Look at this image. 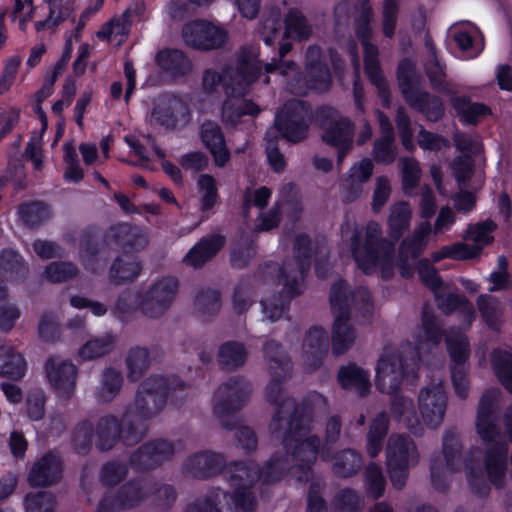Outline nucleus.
Here are the masks:
<instances>
[{
  "mask_svg": "<svg viewBox=\"0 0 512 512\" xmlns=\"http://www.w3.org/2000/svg\"><path fill=\"white\" fill-rule=\"evenodd\" d=\"M293 408L292 400L283 399L270 424L273 434L285 430L282 440L283 454L273 456L261 474L253 462L234 465L229 470V483L234 489L232 496L217 490L203 502L189 507L186 512H249L255 505L250 489L260 478L265 482H271L288 473L299 481L308 480L309 470L316 460L319 445L312 434L310 420L306 417L298 418L296 413L289 415Z\"/></svg>",
  "mask_w": 512,
  "mask_h": 512,
  "instance_id": "obj_1",
  "label": "nucleus"
},
{
  "mask_svg": "<svg viewBox=\"0 0 512 512\" xmlns=\"http://www.w3.org/2000/svg\"><path fill=\"white\" fill-rule=\"evenodd\" d=\"M175 383V379L166 380L161 376L146 378L137 391L134 403L124 413L121 424L112 415L99 420L96 437L100 449H110L118 438L127 443L138 439L144 431V421L162 409L167 396L175 389Z\"/></svg>",
  "mask_w": 512,
  "mask_h": 512,
  "instance_id": "obj_2",
  "label": "nucleus"
},
{
  "mask_svg": "<svg viewBox=\"0 0 512 512\" xmlns=\"http://www.w3.org/2000/svg\"><path fill=\"white\" fill-rule=\"evenodd\" d=\"M261 68L257 49L250 47L240 53L236 67L227 70L224 76L213 70L204 72L202 85L207 93L213 92L221 82L226 90L228 98L222 108V119L226 124L235 126L242 116H254L259 112L254 103L241 97L258 79Z\"/></svg>",
  "mask_w": 512,
  "mask_h": 512,
  "instance_id": "obj_3",
  "label": "nucleus"
},
{
  "mask_svg": "<svg viewBox=\"0 0 512 512\" xmlns=\"http://www.w3.org/2000/svg\"><path fill=\"white\" fill-rule=\"evenodd\" d=\"M447 406V394L440 379L433 380L421 389L418 396L420 418L416 414L413 402L405 397H397L392 403V417L402 423L414 434L422 432V423L435 428L444 419Z\"/></svg>",
  "mask_w": 512,
  "mask_h": 512,
  "instance_id": "obj_4",
  "label": "nucleus"
},
{
  "mask_svg": "<svg viewBox=\"0 0 512 512\" xmlns=\"http://www.w3.org/2000/svg\"><path fill=\"white\" fill-rule=\"evenodd\" d=\"M498 401V391H485L479 402L476 419L477 433L489 447L485 458V475L496 486H500L505 477L508 453L507 444L494 421Z\"/></svg>",
  "mask_w": 512,
  "mask_h": 512,
  "instance_id": "obj_5",
  "label": "nucleus"
},
{
  "mask_svg": "<svg viewBox=\"0 0 512 512\" xmlns=\"http://www.w3.org/2000/svg\"><path fill=\"white\" fill-rule=\"evenodd\" d=\"M309 240L306 236H298L295 240V250L297 253V260L285 262L281 267L277 264H268L265 269L268 276L271 278L276 277L279 284L282 285L281 300L278 299H265L262 300L264 316L271 321L280 319L287 306V300L291 299L299 292L300 282L304 277L307 266Z\"/></svg>",
  "mask_w": 512,
  "mask_h": 512,
  "instance_id": "obj_6",
  "label": "nucleus"
},
{
  "mask_svg": "<svg viewBox=\"0 0 512 512\" xmlns=\"http://www.w3.org/2000/svg\"><path fill=\"white\" fill-rule=\"evenodd\" d=\"M331 306L334 312L332 328V348L334 353L342 354L347 351L356 339V332L349 320L351 306L359 307L364 312H370V296L366 289L359 288L350 291L343 282L335 283L330 295Z\"/></svg>",
  "mask_w": 512,
  "mask_h": 512,
  "instance_id": "obj_7",
  "label": "nucleus"
},
{
  "mask_svg": "<svg viewBox=\"0 0 512 512\" xmlns=\"http://www.w3.org/2000/svg\"><path fill=\"white\" fill-rule=\"evenodd\" d=\"M342 239L352 251V255L358 267L365 273L374 271L381 267L383 277H389L393 267V260L390 247L384 242H376L380 233L377 224H370L367 228L366 240L359 243V234L353 224L346 223L341 229Z\"/></svg>",
  "mask_w": 512,
  "mask_h": 512,
  "instance_id": "obj_8",
  "label": "nucleus"
},
{
  "mask_svg": "<svg viewBox=\"0 0 512 512\" xmlns=\"http://www.w3.org/2000/svg\"><path fill=\"white\" fill-rule=\"evenodd\" d=\"M463 464L468 482L471 486L476 487L478 479L484 477L481 467L476 466L473 454L463 461L458 438L454 435H446L443 442V454L433 460L431 466L433 485L437 489H443L445 481L459 472Z\"/></svg>",
  "mask_w": 512,
  "mask_h": 512,
  "instance_id": "obj_9",
  "label": "nucleus"
},
{
  "mask_svg": "<svg viewBox=\"0 0 512 512\" xmlns=\"http://www.w3.org/2000/svg\"><path fill=\"white\" fill-rule=\"evenodd\" d=\"M177 289V281L173 277H167L153 284L144 296L134 292H127L121 296L116 304L119 313H126L135 307L148 317L161 316L171 305Z\"/></svg>",
  "mask_w": 512,
  "mask_h": 512,
  "instance_id": "obj_10",
  "label": "nucleus"
},
{
  "mask_svg": "<svg viewBox=\"0 0 512 512\" xmlns=\"http://www.w3.org/2000/svg\"><path fill=\"white\" fill-rule=\"evenodd\" d=\"M419 454L414 442L403 435H392L387 444L386 461L391 482L402 488L407 480L409 469L418 463Z\"/></svg>",
  "mask_w": 512,
  "mask_h": 512,
  "instance_id": "obj_11",
  "label": "nucleus"
},
{
  "mask_svg": "<svg viewBox=\"0 0 512 512\" xmlns=\"http://www.w3.org/2000/svg\"><path fill=\"white\" fill-rule=\"evenodd\" d=\"M419 276L423 283L435 290L439 306L446 312L458 311L464 327H468L474 319L472 306L458 295L443 294L440 290L441 280L437 271L427 262L421 261L418 266Z\"/></svg>",
  "mask_w": 512,
  "mask_h": 512,
  "instance_id": "obj_12",
  "label": "nucleus"
},
{
  "mask_svg": "<svg viewBox=\"0 0 512 512\" xmlns=\"http://www.w3.org/2000/svg\"><path fill=\"white\" fill-rule=\"evenodd\" d=\"M440 339L441 336L437 323L432 317L424 315L422 326L414 334L415 347L412 348L409 343L403 345L401 354H409L413 365L416 364V359L428 364L430 358H435L439 351Z\"/></svg>",
  "mask_w": 512,
  "mask_h": 512,
  "instance_id": "obj_13",
  "label": "nucleus"
},
{
  "mask_svg": "<svg viewBox=\"0 0 512 512\" xmlns=\"http://www.w3.org/2000/svg\"><path fill=\"white\" fill-rule=\"evenodd\" d=\"M310 122L308 108L299 100H291L276 116L277 130L289 142L305 138Z\"/></svg>",
  "mask_w": 512,
  "mask_h": 512,
  "instance_id": "obj_14",
  "label": "nucleus"
},
{
  "mask_svg": "<svg viewBox=\"0 0 512 512\" xmlns=\"http://www.w3.org/2000/svg\"><path fill=\"white\" fill-rule=\"evenodd\" d=\"M182 36L187 45L201 50L219 48L228 39L223 27L205 20L187 23L183 27Z\"/></svg>",
  "mask_w": 512,
  "mask_h": 512,
  "instance_id": "obj_15",
  "label": "nucleus"
},
{
  "mask_svg": "<svg viewBox=\"0 0 512 512\" xmlns=\"http://www.w3.org/2000/svg\"><path fill=\"white\" fill-rule=\"evenodd\" d=\"M46 379L56 393L63 400L72 397L76 389L77 369L75 365L61 357H51L45 364Z\"/></svg>",
  "mask_w": 512,
  "mask_h": 512,
  "instance_id": "obj_16",
  "label": "nucleus"
},
{
  "mask_svg": "<svg viewBox=\"0 0 512 512\" xmlns=\"http://www.w3.org/2000/svg\"><path fill=\"white\" fill-rule=\"evenodd\" d=\"M404 365L402 355L386 348L381 354L376 367V385L384 393L395 392L403 378Z\"/></svg>",
  "mask_w": 512,
  "mask_h": 512,
  "instance_id": "obj_17",
  "label": "nucleus"
},
{
  "mask_svg": "<svg viewBox=\"0 0 512 512\" xmlns=\"http://www.w3.org/2000/svg\"><path fill=\"white\" fill-rule=\"evenodd\" d=\"M187 117L186 105L177 97L162 95L158 97L149 117L151 125L175 127L180 122H185Z\"/></svg>",
  "mask_w": 512,
  "mask_h": 512,
  "instance_id": "obj_18",
  "label": "nucleus"
},
{
  "mask_svg": "<svg viewBox=\"0 0 512 512\" xmlns=\"http://www.w3.org/2000/svg\"><path fill=\"white\" fill-rule=\"evenodd\" d=\"M370 13V8L363 4V16L364 18L360 21L359 26L357 28V35L362 42V46L364 49L365 57V70L370 78L371 82L382 92L385 91L386 86L383 80L381 71L378 65L377 59V49L368 41V16Z\"/></svg>",
  "mask_w": 512,
  "mask_h": 512,
  "instance_id": "obj_19",
  "label": "nucleus"
},
{
  "mask_svg": "<svg viewBox=\"0 0 512 512\" xmlns=\"http://www.w3.org/2000/svg\"><path fill=\"white\" fill-rule=\"evenodd\" d=\"M449 35L465 58H474L483 50L484 43L481 32L471 23L454 25L449 30Z\"/></svg>",
  "mask_w": 512,
  "mask_h": 512,
  "instance_id": "obj_20",
  "label": "nucleus"
},
{
  "mask_svg": "<svg viewBox=\"0 0 512 512\" xmlns=\"http://www.w3.org/2000/svg\"><path fill=\"white\" fill-rule=\"evenodd\" d=\"M249 386L239 380L221 385L215 395L214 412L221 415L238 408L248 397Z\"/></svg>",
  "mask_w": 512,
  "mask_h": 512,
  "instance_id": "obj_21",
  "label": "nucleus"
},
{
  "mask_svg": "<svg viewBox=\"0 0 512 512\" xmlns=\"http://www.w3.org/2000/svg\"><path fill=\"white\" fill-rule=\"evenodd\" d=\"M224 464L220 454L199 452L189 456L183 464V472L194 478H207L218 473Z\"/></svg>",
  "mask_w": 512,
  "mask_h": 512,
  "instance_id": "obj_22",
  "label": "nucleus"
},
{
  "mask_svg": "<svg viewBox=\"0 0 512 512\" xmlns=\"http://www.w3.org/2000/svg\"><path fill=\"white\" fill-rule=\"evenodd\" d=\"M200 137L202 143L210 151L215 165L225 166L230 160V153L220 127L214 122H206L202 125Z\"/></svg>",
  "mask_w": 512,
  "mask_h": 512,
  "instance_id": "obj_23",
  "label": "nucleus"
},
{
  "mask_svg": "<svg viewBox=\"0 0 512 512\" xmlns=\"http://www.w3.org/2000/svg\"><path fill=\"white\" fill-rule=\"evenodd\" d=\"M323 140L338 149V160L342 161L345 153L352 146V127L349 120L335 117L324 124Z\"/></svg>",
  "mask_w": 512,
  "mask_h": 512,
  "instance_id": "obj_24",
  "label": "nucleus"
},
{
  "mask_svg": "<svg viewBox=\"0 0 512 512\" xmlns=\"http://www.w3.org/2000/svg\"><path fill=\"white\" fill-rule=\"evenodd\" d=\"M328 347V335L323 328H311L303 342V360L309 370L320 365Z\"/></svg>",
  "mask_w": 512,
  "mask_h": 512,
  "instance_id": "obj_25",
  "label": "nucleus"
},
{
  "mask_svg": "<svg viewBox=\"0 0 512 512\" xmlns=\"http://www.w3.org/2000/svg\"><path fill=\"white\" fill-rule=\"evenodd\" d=\"M61 472L60 458L53 453H48L33 465L29 482L32 486H47L58 480Z\"/></svg>",
  "mask_w": 512,
  "mask_h": 512,
  "instance_id": "obj_26",
  "label": "nucleus"
},
{
  "mask_svg": "<svg viewBox=\"0 0 512 512\" xmlns=\"http://www.w3.org/2000/svg\"><path fill=\"white\" fill-rule=\"evenodd\" d=\"M321 52L316 47L307 50L305 58V79L309 87L317 91H325L330 85V74L321 63Z\"/></svg>",
  "mask_w": 512,
  "mask_h": 512,
  "instance_id": "obj_27",
  "label": "nucleus"
},
{
  "mask_svg": "<svg viewBox=\"0 0 512 512\" xmlns=\"http://www.w3.org/2000/svg\"><path fill=\"white\" fill-rule=\"evenodd\" d=\"M454 141L463 153V156L456 158L452 164L454 176L460 182L468 179L472 173V160L469 154L477 150V143L463 134H456Z\"/></svg>",
  "mask_w": 512,
  "mask_h": 512,
  "instance_id": "obj_28",
  "label": "nucleus"
},
{
  "mask_svg": "<svg viewBox=\"0 0 512 512\" xmlns=\"http://www.w3.org/2000/svg\"><path fill=\"white\" fill-rule=\"evenodd\" d=\"M27 370L24 357L10 346L0 347V376L21 380Z\"/></svg>",
  "mask_w": 512,
  "mask_h": 512,
  "instance_id": "obj_29",
  "label": "nucleus"
},
{
  "mask_svg": "<svg viewBox=\"0 0 512 512\" xmlns=\"http://www.w3.org/2000/svg\"><path fill=\"white\" fill-rule=\"evenodd\" d=\"M224 245L222 236H210L199 241L186 255L185 262L192 267H199L211 259Z\"/></svg>",
  "mask_w": 512,
  "mask_h": 512,
  "instance_id": "obj_30",
  "label": "nucleus"
},
{
  "mask_svg": "<svg viewBox=\"0 0 512 512\" xmlns=\"http://www.w3.org/2000/svg\"><path fill=\"white\" fill-rule=\"evenodd\" d=\"M45 5L48 10L46 18L35 23L38 32L58 26L74 10V4L71 0H45Z\"/></svg>",
  "mask_w": 512,
  "mask_h": 512,
  "instance_id": "obj_31",
  "label": "nucleus"
},
{
  "mask_svg": "<svg viewBox=\"0 0 512 512\" xmlns=\"http://www.w3.org/2000/svg\"><path fill=\"white\" fill-rule=\"evenodd\" d=\"M113 236L123 248L138 251L146 247L148 237L146 232L139 228L133 227L127 223L119 224L112 229Z\"/></svg>",
  "mask_w": 512,
  "mask_h": 512,
  "instance_id": "obj_32",
  "label": "nucleus"
},
{
  "mask_svg": "<svg viewBox=\"0 0 512 512\" xmlns=\"http://www.w3.org/2000/svg\"><path fill=\"white\" fill-rule=\"evenodd\" d=\"M172 445L166 441L150 443L140 448L132 457V462L139 466L150 467L172 454Z\"/></svg>",
  "mask_w": 512,
  "mask_h": 512,
  "instance_id": "obj_33",
  "label": "nucleus"
},
{
  "mask_svg": "<svg viewBox=\"0 0 512 512\" xmlns=\"http://www.w3.org/2000/svg\"><path fill=\"white\" fill-rule=\"evenodd\" d=\"M377 117L383 136L375 143L374 156L377 161L390 163L396 156L393 147L392 126L387 117H385L381 112L377 113Z\"/></svg>",
  "mask_w": 512,
  "mask_h": 512,
  "instance_id": "obj_34",
  "label": "nucleus"
},
{
  "mask_svg": "<svg viewBox=\"0 0 512 512\" xmlns=\"http://www.w3.org/2000/svg\"><path fill=\"white\" fill-rule=\"evenodd\" d=\"M141 270L139 262L131 255L118 257L109 271V279L114 284H122L135 280Z\"/></svg>",
  "mask_w": 512,
  "mask_h": 512,
  "instance_id": "obj_35",
  "label": "nucleus"
},
{
  "mask_svg": "<svg viewBox=\"0 0 512 512\" xmlns=\"http://www.w3.org/2000/svg\"><path fill=\"white\" fill-rule=\"evenodd\" d=\"M338 381L342 387L353 389L361 394L370 387L368 372L354 364H349L339 370Z\"/></svg>",
  "mask_w": 512,
  "mask_h": 512,
  "instance_id": "obj_36",
  "label": "nucleus"
},
{
  "mask_svg": "<svg viewBox=\"0 0 512 512\" xmlns=\"http://www.w3.org/2000/svg\"><path fill=\"white\" fill-rule=\"evenodd\" d=\"M196 195L201 212L211 210L218 199V188L216 179L209 174H201L196 180Z\"/></svg>",
  "mask_w": 512,
  "mask_h": 512,
  "instance_id": "obj_37",
  "label": "nucleus"
},
{
  "mask_svg": "<svg viewBox=\"0 0 512 512\" xmlns=\"http://www.w3.org/2000/svg\"><path fill=\"white\" fill-rule=\"evenodd\" d=\"M130 29L129 13L124 12L114 17L106 26L97 32V37L108 40L114 45H121L127 38Z\"/></svg>",
  "mask_w": 512,
  "mask_h": 512,
  "instance_id": "obj_38",
  "label": "nucleus"
},
{
  "mask_svg": "<svg viewBox=\"0 0 512 512\" xmlns=\"http://www.w3.org/2000/svg\"><path fill=\"white\" fill-rule=\"evenodd\" d=\"M115 343V337L110 334H104L88 340L78 350V357L82 361L93 360L102 357L112 351Z\"/></svg>",
  "mask_w": 512,
  "mask_h": 512,
  "instance_id": "obj_39",
  "label": "nucleus"
},
{
  "mask_svg": "<svg viewBox=\"0 0 512 512\" xmlns=\"http://www.w3.org/2000/svg\"><path fill=\"white\" fill-rule=\"evenodd\" d=\"M156 59L159 66L173 77L184 75L190 70L189 60L178 50L161 51Z\"/></svg>",
  "mask_w": 512,
  "mask_h": 512,
  "instance_id": "obj_40",
  "label": "nucleus"
},
{
  "mask_svg": "<svg viewBox=\"0 0 512 512\" xmlns=\"http://www.w3.org/2000/svg\"><path fill=\"white\" fill-rule=\"evenodd\" d=\"M431 233V225L428 221L420 224L411 239L405 240L401 246V261L405 262L409 256L416 257L427 245L428 236Z\"/></svg>",
  "mask_w": 512,
  "mask_h": 512,
  "instance_id": "obj_41",
  "label": "nucleus"
},
{
  "mask_svg": "<svg viewBox=\"0 0 512 512\" xmlns=\"http://www.w3.org/2000/svg\"><path fill=\"white\" fill-rule=\"evenodd\" d=\"M123 378L119 371L107 368L103 371L97 397L100 401H111L120 392Z\"/></svg>",
  "mask_w": 512,
  "mask_h": 512,
  "instance_id": "obj_42",
  "label": "nucleus"
},
{
  "mask_svg": "<svg viewBox=\"0 0 512 512\" xmlns=\"http://www.w3.org/2000/svg\"><path fill=\"white\" fill-rule=\"evenodd\" d=\"M143 497L144 493L138 485H129L124 489L118 501L113 502L107 499L102 501L98 507V512H117L119 506L130 508L139 503Z\"/></svg>",
  "mask_w": 512,
  "mask_h": 512,
  "instance_id": "obj_43",
  "label": "nucleus"
},
{
  "mask_svg": "<svg viewBox=\"0 0 512 512\" xmlns=\"http://www.w3.org/2000/svg\"><path fill=\"white\" fill-rule=\"evenodd\" d=\"M492 366L505 388L512 393V354L508 350L498 349L492 355Z\"/></svg>",
  "mask_w": 512,
  "mask_h": 512,
  "instance_id": "obj_44",
  "label": "nucleus"
},
{
  "mask_svg": "<svg viewBox=\"0 0 512 512\" xmlns=\"http://www.w3.org/2000/svg\"><path fill=\"white\" fill-rule=\"evenodd\" d=\"M149 365L148 351L145 348H133L126 358L127 375L132 381L138 380Z\"/></svg>",
  "mask_w": 512,
  "mask_h": 512,
  "instance_id": "obj_45",
  "label": "nucleus"
},
{
  "mask_svg": "<svg viewBox=\"0 0 512 512\" xmlns=\"http://www.w3.org/2000/svg\"><path fill=\"white\" fill-rule=\"evenodd\" d=\"M447 349L452 361L463 364L469 357V344L466 337L458 331H450L446 337Z\"/></svg>",
  "mask_w": 512,
  "mask_h": 512,
  "instance_id": "obj_46",
  "label": "nucleus"
},
{
  "mask_svg": "<svg viewBox=\"0 0 512 512\" xmlns=\"http://www.w3.org/2000/svg\"><path fill=\"white\" fill-rule=\"evenodd\" d=\"M372 170L373 165L369 159H363L351 167L345 183L352 190L353 197L359 193L361 184L369 179Z\"/></svg>",
  "mask_w": 512,
  "mask_h": 512,
  "instance_id": "obj_47",
  "label": "nucleus"
},
{
  "mask_svg": "<svg viewBox=\"0 0 512 512\" xmlns=\"http://www.w3.org/2000/svg\"><path fill=\"white\" fill-rule=\"evenodd\" d=\"M398 78L405 99L409 104H415L414 93H418L419 87L414 81V66L409 60H403L399 64Z\"/></svg>",
  "mask_w": 512,
  "mask_h": 512,
  "instance_id": "obj_48",
  "label": "nucleus"
},
{
  "mask_svg": "<svg viewBox=\"0 0 512 512\" xmlns=\"http://www.w3.org/2000/svg\"><path fill=\"white\" fill-rule=\"evenodd\" d=\"M219 362L227 369L242 365L246 359V351L242 344L229 342L220 347Z\"/></svg>",
  "mask_w": 512,
  "mask_h": 512,
  "instance_id": "obj_49",
  "label": "nucleus"
},
{
  "mask_svg": "<svg viewBox=\"0 0 512 512\" xmlns=\"http://www.w3.org/2000/svg\"><path fill=\"white\" fill-rule=\"evenodd\" d=\"M411 217V210L408 204L399 203L395 205L389 217V230L393 238H399L407 229Z\"/></svg>",
  "mask_w": 512,
  "mask_h": 512,
  "instance_id": "obj_50",
  "label": "nucleus"
},
{
  "mask_svg": "<svg viewBox=\"0 0 512 512\" xmlns=\"http://www.w3.org/2000/svg\"><path fill=\"white\" fill-rule=\"evenodd\" d=\"M387 432V419L384 415L377 416L368 433L367 451L375 457L382 449V439Z\"/></svg>",
  "mask_w": 512,
  "mask_h": 512,
  "instance_id": "obj_51",
  "label": "nucleus"
},
{
  "mask_svg": "<svg viewBox=\"0 0 512 512\" xmlns=\"http://www.w3.org/2000/svg\"><path fill=\"white\" fill-rule=\"evenodd\" d=\"M21 63L22 58L19 55H12L4 60L0 75V95L6 94L13 86Z\"/></svg>",
  "mask_w": 512,
  "mask_h": 512,
  "instance_id": "obj_52",
  "label": "nucleus"
},
{
  "mask_svg": "<svg viewBox=\"0 0 512 512\" xmlns=\"http://www.w3.org/2000/svg\"><path fill=\"white\" fill-rule=\"evenodd\" d=\"M414 102L415 104L410 105L424 112L430 120L435 121L439 119L443 113L441 102L438 99L423 93L420 89L418 90V93H414Z\"/></svg>",
  "mask_w": 512,
  "mask_h": 512,
  "instance_id": "obj_53",
  "label": "nucleus"
},
{
  "mask_svg": "<svg viewBox=\"0 0 512 512\" xmlns=\"http://www.w3.org/2000/svg\"><path fill=\"white\" fill-rule=\"evenodd\" d=\"M359 467L360 457L351 450L341 452L334 459V472L341 477L352 475Z\"/></svg>",
  "mask_w": 512,
  "mask_h": 512,
  "instance_id": "obj_54",
  "label": "nucleus"
},
{
  "mask_svg": "<svg viewBox=\"0 0 512 512\" xmlns=\"http://www.w3.org/2000/svg\"><path fill=\"white\" fill-rule=\"evenodd\" d=\"M494 229L495 225L491 221L473 225L469 227L465 238L467 241L473 242V244L476 247H479V250L481 251L484 246L488 245L493 240L491 233Z\"/></svg>",
  "mask_w": 512,
  "mask_h": 512,
  "instance_id": "obj_55",
  "label": "nucleus"
},
{
  "mask_svg": "<svg viewBox=\"0 0 512 512\" xmlns=\"http://www.w3.org/2000/svg\"><path fill=\"white\" fill-rule=\"evenodd\" d=\"M454 106L462 120L466 123H475L482 116L488 114V108L483 104L471 103L465 99H456Z\"/></svg>",
  "mask_w": 512,
  "mask_h": 512,
  "instance_id": "obj_56",
  "label": "nucleus"
},
{
  "mask_svg": "<svg viewBox=\"0 0 512 512\" xmlns=\"http://www.w3.org/2000/svg\"><path fill=\"white\" fill-rule=\"evenodd\" d=\"M64 161L67 165L64 178L67 181L79 182L83 178L84 172L78 154L71 144L64 145Z\"/></svg>",
  "mask_w": 512,
  "mask_h": 512,
  "instance_id": "obj_57",
  "label": "nucleus"
},
{
  "mask_svg": "<svg viewBox=\"0 0 512 512\" xmlns=\"http://www.w3.org/2000/svg\"><path fill=\"white\" fill-rule=\"evenodd\" d=\"M19 215L25 225L33 227L49 216V210L41 203H30L21 206Z\"/></svg>",
  "mask_w": 512,
  "mask_h": 512,
  "instance_id": "obj_58",
  "label": "nucleus"
},
{
  "mask_svg": "<svg viewBox=\"0 0 512 512\" xmlns=\"http://www.w3.org/2000/svg\"><path fill=\"white\" fill-rule=\"evenodd\" d=\"M285 34L287 37L304 39L310 34L306 20L297 11H291L286 18Z\"/></svg>",
  "mask_w": 512,
  "mask_h": 512,
  "instance_id": "obj_59",
  "label": "nucleus"
},
{
  "mask_svg": "<svg viewBox=\"0 0 512 512\" xmlns=\"http://www.w3.org/2000/svg\"><path fill=\"white\" fill-rule=\"evenodd\" d=\"M28 512H53L54 500L46 492L30 493L25 499Z\"/></svg>",
  "mask_w": 512,
  "mask_h": 512,
  "instance_id": "obj_60",
  "label": "nucleus"
},
{
  "mask_svg": "<svg viewBox=\"0 0 512 512\" xmlns=\"http://www.w3.org/2000/svg\"><path fill=\"white\" fill-rule=\"evenodd\" d=\"M77 268L72 263L53 262L46 267L45 276L52 282L66 281L76 275Z\"/></svg>",
  "mask_w": 512,
  "mask_h": 512,
  "instance_id": "obj_61",
  "label": "nucleus"
},
{
  "mask_svg": "<svg viewBox=\"0 0 512 512\" xmlns=\"http://www.w3.org/2000/svg\"><path fill=\"white\" fill-rule=\"evenodd\" d=\"M478 307L484 321L491 327L496 326L500 317L498 303L490 296L481 295L478 298Z\"/></svg>",
  "mask_w": 512,
  "mask_h": 512,
  "instance_id": "obj_62",
  "label": "nucleus"
},
{
  "mask_svg": "<svg viewBox=\"0 0 512 512\" xmlns=\"http://www.w3.org/2000/svg\"><path fill=\"white\" fill-rule=\"evenodd\" d=\"M366 489L369 495L374 498L380 497L385 489V479L381 470L376 465H370L366 470Z\"/></svg>",
  "mask_w": 512,
  "mask_h": 512,
  "instance_id": "obj_63",
  "label": "nucleus"
},
{
  "mask_svg": "<svg viewBox=\"0 0 512 512\" xmlns=\"http://www.w3.org/2000/svg\"><path fill=\"white\" fill-rule=\"evenodd\" d=\"M45 393L42 389L31 390L27 397V413L32 420H39L45 411Z\"/></svg>",
  "mask_w": 512,
  "mask_h": 512,
  "instance_id": "obj_64",
  "label": "nucleus"
}]
</instances>
